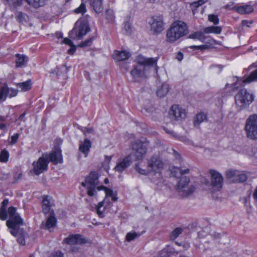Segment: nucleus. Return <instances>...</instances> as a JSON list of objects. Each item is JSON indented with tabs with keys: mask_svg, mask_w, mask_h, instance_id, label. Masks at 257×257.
<instances>
[{
	"mask_svg": "<svg viewBox=\"0 0 257 257\" xmlns=\"http://www.w3.org/2000/svg\"><path fill=\"white\" fill-rule=\"evenodd\" d=\"M9 158V153L6 150H3L0 154V161L3 162H7Z\"/></svg>",
	"mask_w": 257,
	"mask_h": 257,
	"instance_id": "nucleus-41",
	"label": "nucleus"
},
{
	"mask_svg": "<svg viewBox=\"0 0 257 257\" xmlns=\"http://www.w3.org/2000/svg\"><path fill=\"white\" fill-rule=\"evenodd\" d=\"M150 22L151 29L155 33H161L164 30L163 19L161 16H154Z\"/></svg>",
	"mask_w": 257,
	"mask_h": 257,
	"instance_id": "nucleus-16",
	"label": "nucleus"
},
{
	"mask_svg": "<svg viewBox=\"0 0 257 257\" xmlns=\"http://www.w3.org/2000/svg\"><path fill=\"white\" fill-rule=\"evenodd\" d=\"M188 33L186 23L181 21H175L166 31V40L168 43H174L186 36Z\"/></svg>",
	"mask_w": 257,
	"mask_h": 257,
	"instance_id": "nucleus-2",
	"label": "nucleus"
},
{
	"mask_svg": "<svg viewBox=\"0 0 257 257\" xmlns=\"http://www.w3.org/2000/svg\"><path fill=\"white\" fill-rule=\"evenodd\" d=\"M236 179L234 180V183H241L245 182L247 178L246 174L243 171H239Z\"/></svg>",
	"mask_w": 257,
	"mask_h": 257,
	"instance_id": "nucleus-34",
	"label": "nucleus"
},
{
	"mask_svg": "<svg viewBox=\"0 0 257 257\" xmlns=\"http://www.w3.org/2000/svg\"><path fill=\"white\" fill-rule=\"evenodd\" d=\"M170 171L172 175L176 178H180L178 183V189L181 192H183L182 195L188 196L192 194L191 189L185 190V188L190 182V179L186 175L190 173V169L183 165L180 167L173 166L170 168Z\"/></svg>",
	"mask_w": 257,
	"mask_h": 257,
	"instance_id": "nucleus-1",
	"label": "nucleus"
},
{
	"mask_svg": "<svg viewBox=\"0 0 257 257\" xmlns=\"http://www.w3.org/2000/svg\"><path fill=\"white\" fill-rule=\"evenodd\" d=\"M210 175V185L214 191H219L222 188L223 178L222 175L217 171L210 169L208 172Z\"/></svg>",
	"mask_w": 257,
	"mask_h": 257,
	"instance_id": "nucleus-10",
	"label": "nucleus"
},
{
	"mask_svg": "<svg viewBox=\"0 0 257 257\" xmlns=\"http://www.w3.org/2000/svg\"><path fill=\"white\" fill-rule=\"evenodd\" d=\"M131 24L128 22H125L124 24V30L125 31L126 34L128 35L131 34Z\"/></svg>",
	"mask_w": 257,
	"mask_h": 257,
	"instance_id": "nucleus-52",
	"label": "nucleus"
},
{
	"mask_svg": "<svg viewBox=\"0 0 257 257\" xmlns=\"http://www.w3.org/2000/svg\"><path fill=\"white\" fill-rule=\"evenodd\" d=\"M130 56V53L125 50H115L112 54L113 58L116 62H120L127 60Z\"/></svg>",
	"mask_w": 257,
	"mask_h": 257,
	"instance_id": "nucleus-21",
	"label": "nucleus"
},
{
	"mask_svg": "<svg viewBox=\"0 0 257 257\" xmlns=\"http://www.w3.org/2000/svg\"><path fill=\"white\" fill-rule=\"evenodd\" d=\"M208 20L209 22L213 23L214 25H217L219 23V18L217 15L214 14L209 15Z\"/></svg>",
	"mask_w": 257,
	"mask_h": 257,
	"instance_id": "nucleus-40",
	"label": "nucleus"
},
{
	"mask_svg": "<svg viewBox=\"0 0 257 257\" xmlns=\"http://www.w3.org/2000/svg\"><path fill=\"white\" fill-rule=\"evenodd\" d=\"M207 114L203 112H200L196 114L195 117L194 118V126L198 127L201 123L207 121Z\"/></svg>",
	"mask_w": 257,
	"mask_h": 257,
	"instance_id": "nucleus-24",
	"label": "nucleus"
},
{
	"mask_svg": "<svg viewBox=\"0 0 257 257\" xmlns=\"http://www.w3.org/2000/svg\"><path fill=\"white\" fill-rule=\"evenodd\" d=\"M236 81L231 85L232 91H234L239 87L244 85V84L250 83L253 81L257 80V69L251 72L248 77L243 79L241 78H236Z\"/></svg>",
	"mask_w": 257,
	"mask_h": 257,
	"instance_id": "nucleus-13",
	"label": "nucleus"
},
{
	"mask_svg": "<svg viewBox=\"0 0 257 257\" xmlns=\"http://www.w3.org/2000/svg\"><path fill=\"white\" fill-rule=\"evenodd\" d=\"M147 166L150 173L160 174L163 168L164 163L160 157L153 156L147 159Z\"/></svg>",
	"mask_w": 257,
	"mask_h": 257,
	"instance_id": "nucleus-9",
	"label": "nucleus"
},
{
	"mask_svg": "<svg viewBox=\"0 0 257 257\" xmlns=\"http://www.w3.org/2000/svg\"><path fill=\"white\" fill-rule=\"evenodd\" d=\"M62 143V140L61 139H57L55 140L54 142L55 146L54 148L55 147H58L60 148V145Z\"/></svg>",
	"mask_w": 257,
	"mask_h": 257,
	"instance_id": "nucleus-61",
	"label": "nucleus"
},
{
	"mask_svg": "<svg viewBox=\"0 0 257 257\" xmlns=\"http://www.w3.org/2000/svg\"><path fill=\"white\" fill-rule=\"evenodd\" d=\"M100 190H104L106 196H111L113 195V191L111 189H108L103 186H100Z\"/></svg>",
	"mask_w": 257,
	"mask_h": 257,
	"instance_id": "nucleus-49",
	"label": "nucleus"
},
{
	"mask_svg": "<svg viewBox=\"0 0 257 257\" xmlns=\"http://www.w3.org/2000/svg\"><path fill=\"white\" fill-rule=\"evenodd\" d=\"M9 203V200L8 199H5L2 202V205L1 207H4L6 209V207Z\"/></svg>",
	"mask_w": 257,
	"mask_h": 257,
	"instance_id": "nucleus-64",
	"label": "nucleus"
},
{
	"mask_svg": "<svg viewBox=\"0 0 257 257\" xmlns=\"http://www.w3.org/2000/svg\"><path fill=\"white\" fill-rule=\"evenodd\" d=\"M16 56L17 58L16 60V67H23L26 66L29 60L27 56L24 54H17Z\"/></svg>",
	"mask_w": 257,
	"mask_h": 257,
	"instance_id": "nucleus-23",
	"label": "nucleus"
},
{
	"mask_svg": "<svg viewBox=\"0 0 257 257\" xmlns=\"http://www.w3.org/2000/svg\"><path fill=\"white\" fill-rule=\"evenodd\" d=\"M50 257H63V254L58 251L53 253Z\"/></svg>",
	"mask_w": 257,
	"mask_h": 257,
	"instance_id": "nucleus-60",
	"label": "nucleus"
},
{
	"mask_svg": "<svg viewBox=\"0 0 257 257\" xmlns=\"http://www.w3.org/2000/svg\"><path fill=\"white\" fill-rule=\"evenodd\" d=\"M16 225L10 227V233L13 236L17 238V241L21 245H24L26 244L25 239L28 236L27 232L22 228Z\"/></svg>",
	"mask_w": 257,
	"mask_h": 257,
	"instance_id": "nucleus-12",
	"label": "nucleus"
},
{
	"mask_svg": "<svg viewBox=\"0 0 257 257\" xmlns=\"http://www.w3.org/2000/svg\"><path fill=\"white\" fill-rule=\"evenodd\" d=\"M222 31V28L218 26H210L204 29L203 32L205 34L213 33L219 34Z\"/></svg>",
	"mask_w": 257,
	"mask_h": 257,
	"instance_id": "nucleus-28",
	"label": "nucleus"
},
{
	"mask_svg": "<svg viewBox=\"0 0 257 257\" xmlns=\"http://www.w3.org/2000/svg\"><path fill=\"white\" fill-rule=\"evenodd\" d=\"M246 137L249 140H257V114L250 115L246 119L244 128Z\"/></svg>",
	"mask_w": 257,
	"mask_h": 257,
	"instance_id": "nucleus-6",
	"label": "nucleus"
},
{
	"mask_svg": "<svg viewBox=\"0 0 257 257\" xmlns=\"http://www.w3.org/2000/svg\"><path fill=\"white\" fill-rule=\"evenodd\" d=\"M149 142L146 139L134 141L132 145L133 154L137 160H142L146 156Z\"/></svg>",
	"mask_w": 257,
	"mask_h": 257,
	"instance_id": "nucleus-7",
	"label": "nucleus"
},
{
	"mask_svg": "<svg viewBox=\"0 0 257 257\" xmlns=\"http://www.w3.org/2000/svg\"><path fill=\"white\" fill-rule=\"evenodd\" d=\"M46 158H49L50 161L55 164L61 163L62 162V157L61 150L58 147L54 148V150L48 156L46 155Z\"/></svg>",
	"mask_w": 257,
	"mask_h": 257,
	"instance_id": "nucleus-17",
	"label": "nucleus"
},
{
	"mask_svg": "<svg viewBox=\"0 0 257 257\" xmlns=\"http://www.w3.org/2000/svg\"><path fill=\"white\" fill-rule=\"evenodd\" d=\"M75 50H76L75 46L74 45H72V46H71V48L68 50V52L69 54L72 55V54H73V53H74Z\"/></svg>",
	"mask_w": 257,
	"mask_h": 257,
	"instance_id": "nucleus-63",
	"label": "nucleus"
},
{
	"mask_svg": "<svg viewBox=\"0 0 257 257\" xmlns=\"http://www.w3.org/2000/svg\"><path fill=\"white\" fill-rule=\"evenodd\" d=\"M63 242L70 245H82L87 243V239L79 234H70L64 238Z\"/></svg>",
	"mask_w": 257,
	"mask_h": 257,
	"instance_id": "nucleus-15",
	"label": "nucleus"
},
{
	"mask_svg": "<svg viewBox=\"0 0 257 257\" xmlns=\"http://www.w3.org/2000/svg\"><path fill=\"white\" fill-rule=\"evenodd\" d=\"M18 88L21 89V91H26L30 90L32 86V82L31 80H27L25 82L19 83L17 84Z\"/></svg>",
	"mask_w": 257,
	"mask_h": 257,
	"instance_id": "nucleus-32",
	"label": "nucleus"
},
{
	"mask_svg": "<svg viewBox=\"0 0 257 257\" xmlns=\"http://www.w3.org/2000/svg\"><path fill=\"white\" fill-rule=\"evenodd\" d=\"M196 39L202 42H205L206 37L204 36V34L201 32H197L194 33V39Z\"/></svg>",
	"mask_w": 257,
	"mask_h": 257,
	"instance_id": "nucleus-39",
	"label": "nucleus"
},
{
	"mask_svg": "<svg viewBox=\"0 0 257 257\" xmlns=\"http://www.w3.org/2000/svg\"><path fill=\"white\" fill-rule=\"evenodd\" d=\"M15 15L17 20L21 23H27L29 20L28 16L21 12H17Z\"/></svg>",
	"mask_w": 257,
	"mask_h": 257,
	"instance_id": "nucleus-30",
	"label": "nucleus"
},
{
	"mask_svg": "<svg viewBox=\"0 0 257 257\" xmlns=\"http://www.w3.org/2000/svg\"><path fill=\"white\" fill-rule=\"evenodd\" d=\"M91 147V143L88 139H85L83 142H80L79 147V150L84 154L85 157L88 156Z\"/></svg>",
	"mask_w": 257,
	"mask_h": 257,
	"instance_id": "nucleus-22",
	"label": "nucleus"
},
{
	"mask_svg": "<svg viewBox=\"0 0 257 257\" xmlns=\"http://www.w3.org/2000/svg\"><path fill=\"white\" fill-rule=\"evenodd\" d=\"M8 214L6 209L4 207L0 208V219L5 220L7 218Z\"/></svg>",
	"mask_w": 257,
	"mask_h": 257,
	"instance_id": "nucleus-45",
	"label": "nucleus"
},
{
	"mask_svg": "<svg viewBox=\"0 0 257 257\" xmlns=\"http://www.w3.org/2000/svg\"><path fill=\"white\" fill-rule=\"evenodd\" d=\"M74 12L77 14L80 13L83 14L86 12L85 5L83 3H82L78 8L74 10Z\"/></svg>",
	"mask_w": 257,
	"mask_h": 257,
	"instance_id": "nucleus-44",
	"label": "nucleus"
},
{
	"mask_svg": "<svg viewBox=\"0 0 257 257\" xmlns=\"http://www.w3.org/2000/svg\"><path fill=\"white\" fill-rule=\"evenodd\" d=\"M8 91L9 92V93H8V96L10 97H12L14 96H15L17 94V90L13 88H9L8 87Z\"/></svg>",
	"mask_w": 257,
	"mask_h": 257,
	"instance_id": "nucleus-53",
	"label": "nucleus"
},
{
	"mask_svg": "<svg viewBox=\"0 0 257 257\" xmlns=\"http://www.w3.org/2000/svg\"><path fill=\"white\" fill-rule=\"evenodd\" d=\"M8 213L10 218L7 221V225L9 228L16 225H22L23 224V220L20 215L16 213V208L15 207H9Z\"/></svg>",
	"mask_w": 257,
	"mask_h": 257,
	"instance_id": "nucleus-11",
	"label": "nucleus"
},
{
	"mask_svg": "<svg viewBox=\"0 0 257 257\" xmlns=\"http://www.w3.org/2000/svg\"><path fill=\"white\" fill-rule=\"evenodd\" d=\"M183 229L181 227H177L174 229L170 235V238L171 240H174L182 233Z\"/></svg>",
	"mask_w": 257,
	"mask_h": 257,
	"instance_id": "nucleus-37",
	"label": "nucleus"
},
{
	"mask_svg": "<svg viewBox=\"0 0 257 257\" xmlns=\"http://www.w3.org/2000/svg\"><path fill=\"white\" fill-rule=\"evenodd\" d=\"M57 219L53 211L50 212L49 216L47 217L45 222H43L41 224V228L45 229H49L54 227L56 225Z\"/></svg>",
	"mask_w": 257,
	"mask_h": 257,
	"instance_id": "nucleus-20",
	"label": "nucleus"
},
{
	"mask_svg": "<svg viewBox=\"0 0 257 257\" xmlns=\"http://www.w3.org/2000/svg\"><path fill=\"white\" fill-rule=\"evenodd\" d=\"M106 18L110 21L114 20V17L113 13L111 10H106L105 12Z\"/></svg>",
	"mask_w": 257,
	"mask_h": 257,
	"instance_id": "nucleus-46",
	"label": "nucleus"
},
{
	"mask_svg": "<svg viewBox=\"0 0 257 257\" xmlns=\"http://www.w3.org/2000/svg\"><path fill=\"white\" fill-rule=\"evenodd\" d=\"M237 11L241 14H245L251 13L253 11V9L250 5H244L238 7Z\"/></svg>",
	"mask_w": 257,
	"mask_h": 257,
	"instance_id": "nucleus-31",
	"label": "nucleus"
},
{
	"mask_svg": "<svg viewBox=\"0 0 257 257\" xmlns=\"http://www.w3.org/2000/svg\"><path fill=\"white\" fill-rule=\"evenodd\" d=\"M8 93H9L8 86L7 85H4L0 90V101H5L7 97L8 96Z\"/></svg>",
	"mask_w": 257,
	"mask_h": 257,
	"instance_id": "nucleus-36",
	"label": "nucleus"
},
{
	"mask_svg": "<svg viewBox=\"0 0 257 257\" xmlns=\"http://www.w3.org/2000/svg\"><path fill=\"white\" fill-rule=\"evenodd\" d=\"M29 5L37 8L42 7L44 4L45 0H26Z\"/></svg>",
	"mask_w": 257,
	"mask_h": 257,
	"instance_id": "nucleus-35",
	"label": "nucleus"
},
{
	"mask_svg": "<svg viewBox=\"0 0 257 257\" xmlns=\"http://www.w3.org/2000/svg\"><path fill=\"white\" fill-rule=\"evenodd\" d=\"M239 170L229 169L226 171L225 176L228 180L234 183V180L236 179Z\"/></svg>",
	"mask_w": 257,
	"mask_h": 257,
	"instance_id": "nucleus-27",
	"label": "nucleus"
},
{
	"mask_svg": "<svg viewBox=\"0 0 257 257\" xmlns=\"http://www.w3.org/2000/svg\"><path fill=\"white\" fill-rule=\"evenodd\" d=\"M194 51L195 50H200L203 51L205 50L208 49L210 48L209 45L208 44H204L202 45L195 46L194 45Z\"/></svg>",
	"mask_w": 257,
	"mask_h": 257,
	"instance_id": "nucleus-48",
	"label": "nucleus"
},
{
	"mask_svg": "<svg viewBox=\"0 0 257 257\" xmlns=\"http://www.w3.org/2000/svg\"><path fill=\"white\" fill-rule=\"evenodd\" d=\"M207 0H198L197 2H194V7L198 8L206 3Z\"/></svg>",
	"mask_w": 257,
	"mask_h": 257,
	"instance_id": "nucleus-55",
	"label": "nucleus"
},
{
	"mask_svg": "<svg viewBox=\"0 0 257 257\" xmlns=\"http://www.w3.org/2000/svg\"><path fill=\"white\" fill-rule=\"evenodd\" d=\"M136 60L138 64L134 66V69L131 72V75L135 80L146 77V66H153L157 64L156 59L146 58L142 55H139Z\"/></svg>",
	"mask_w": 257,
	"mask_h": 257,
	"instance_id": "nucleus-3",
	"label": "nucleus"
},
{
	"mask_svg": "<svg viewBox=\"0 0 257 257\" xmlns=\"http://www.w3.org/2000/svg\"><path fill=\"white\" fill-rule=\"evenodd\" d=\"M252 23V21H248L247 20H243L242 21V25L244 27H249Z\"/></svg>",
	"mask_w": 257,
	"mask_h": 257,
	"instance_id": "nucleus-58",
	"label": "nucleus"
},
{
	"mask_svg": "<svg viewBox=\"0 0 257 257\" xmlns=\"http://www.w3.org/2000/svg\"><path fill=\"white\" fill-rule=\"evenodd\" d=\"M132 163V159L130 156L124 157L121 160L118 161L114 170L116 172L122 173L126 168L128 167Z\"/></svg>",
	"mask_w": 257,
	"mask_h": 257,
	"instance_id": "nucleus-19",
	"label": "nucleus"
},
{
	"mask_svg": "<svg viewBox=\"0 0 257 257\" xmlns=\"http://www.w3.org/2000/svg\"><path fill=\"white\" fill-rule=\"evenodd\" d=\"M135 169L137 172L141 175H147L150 173L147 168L146 169H143L141 168L139 164L136 165Z\"/></svg>",
	"mask_w": 257,
	"mask_h": 257,
	"instance_id": "nucleus-42",
	"label": "nucleus"
},
{
	"mask_svg": "<svg viewBox=\"0 0 257 257\" xmlns=\"http://www.w3.org/2000/svg\"><path fill=\"white\" fill-rule=\"evenodd\" d=\"M104 202L103 201L100 202L96 206V211L97 214L100 217H104V214L103 211L100 210V208L103 206Z\"/></svg>",
	"mask_w": 257,
	"mask_h": 257,
	"instance_id": "nucleus-43",
	"label": "nucleus"
},
{
	"mask_svg": "<svg viewBox=\"0 0 257 257\" xmlns=\"http://www.w3.org/2000/svg\"><path fill=\"white\" fill-rule=\"evenodd\" d=\"M68 67L65 65H62L60 67H57L55 71L58 77L65 75L68 71Z\"/></svg>",
	"mask_w": 257,
	"mask_h": 257,
	"instance_id": "nucleus-33",
	"label": "nucleus"
},
{
	"mask_svg": "<svg viewBox=\"0 0 257 257\" xmlns=\"http://www.w3.org/2000/svg\"><path fill=\"white\" fill-rule=\"evenodd\" d=\"M253 99V95L245 89H241L235 96V103L240 108L249 105Z\"/></svg>",
	"mask_w": 257,
	"mask_h": 257,
	"instance_id": "nucleus-8",
	"label": "nucleus"
},
{
	"mask_svg": "<svg viewBox=\"0 0 257 257\" xmlns=\"http://www.w3.org/2000/svg\"><path fill=\"white\" fill-rule=\"evenodd\" d=\"M64 43L70 46H72L73 45V42L72 41L68 38H65L63 41Z\"/></svg>",
	"mask_w": 257,
	"mask_h": 257,
	"instance_id": "nucleus-62",
	"label": "nucleus"
},
{
	"mask_svg": "<svg viewBox=\"0 0 257 257\" xmlns=\"http://www.w3.org/2000/svg\"><path fill=\"white\" fill-rule=\"evenodd\" d=\"M92 43V38H90L85 41H83L80 43L79 46L81 47H84L86 46H90Z\"/></svg>",
	"mask_w": 257,
	"mask_h": 257,
	"instance_id": "nucleus-51",
	"label": "nucleus"
},
{
	"mask_svg": "<svg viewBox=\"0 0 257 257\" xmlns=\"http://www.w3.org/2000/svg\"><path fill=\"white\" fill-rule=\"evenodd\" d=\"M169 86L167 83L163 84L157 91V95L160 97H163L167 95L169 90Z\"/></svg>",
	"mask_w": 257,
	"mask_h": 257,
	"instance_id": "nucleus-26",
	"label": "nucleus"
},
{
	"mask_svg": "<svg viewBox=\"0 0 257 257\" xmlns=\"http://www.w3.org/2000/svg\"><path fill=\"white\" fill-rule=\"evenodd\" d=\"M48 161L46 158L40 157L37 162L33 164V171L36 175H39L44 171L47 170Z\"/></svg>",
	"mask_w": 257,
	"mask_h": 257,
	"instance_id": "nucleus-14",
	"label": "nucleus"
},
{
	"mask_svg": "<svg viewBox=\"0 0 257 257\" xmlns=\"http://www.w3.org/2000/svg\"><path fill=\"white\" fill-rule=\"evenodd\" d=\"M98 184V175L95 171L91 172L86 177L85 182L81 183L82 186L86 188L87 193L89 196H94L97 190H100V186Z\"/></svg>",
	"mask_w": 257,
	"mask_h": 257,
	"instance_id": "nucleus-4",
	"label": "nucleus"
},
{
	"mask_svg": "<svg viewBox=\"0 0 257 257\" xmlns=\"http://www.w3.org/2000/svg\"><path fill=\"white\" fill-rule=\"evenodd\" d=\"M90 31L88 21L86 19H79L75 24L69 36L73 39H80Z\"/></svg>",
	"mask_w": 257,
	"mask_h": 257,
	"instance_id": "nucleus-5",
	"label": "nucleus"
},
{
	"mask_svg": "<svg viewBox=\"0 0 257 257\" xmlns=\"http://www.w3.org/2000/svg\"><path fill=\"white\" fill-rule=\"evenodd\" d=\"M84 135H86L87 134H91L93 133L94 129L93 127H84L83 130H82Z\"/></svg>",
	"mask_w": 257,
	"mask_h": 257,
	"instance_id": "nucleus-57",
	"label": "nucleus"
},
{
	"mask_svg": "<svg viewBox=\"0 0 257 257\" xmlns=\"http://www.w3.org/2000/svg\"><path fill=\"white\" fill-rule=\"evenodd\" d=\"M175 58L179 61H181L183 58V54L182 53L179 52L177 53Z\"/></svg>",
	"mask_w": 257,
	"mask_h": 257,
	"instance_id": "nucleus-59",
	"label": "nucleus"
},
{
	"mask_svg": "<svg viewBox=\"0 0 257 257\" xmlns=\"http://www.w3.org/2000/svg\"><path fill=\"white\" fill-rule=\"evenodd\" d=\"M91 6L96 13H100L103 10L102 0H89Z\"/></svg>",
	"mask_w": 257,
	"mask_h": 257,
	"instance_id": "nucleus-25",
	"label": "nucleus"
},
{
	"mask_svg": "<svg viewBox=\"0 0 257 257\" xmlns=\"http://www.w3.org/2000/svg\"><path fill=\"white\" fill-rule=\"evenodd\" d=\"M165 131L167 133H168L169 135H171V136L176 138H180V137L178 135L177 133L174 132L173 131L171 130H168L167 128H165ZM181 139L182 140H184L183 138H181Z\"/></svg>",
	"mask_w": 257,
	"mask_h": 257,
	"instance_id": "nucleus-50",
	"label": "nucleus"
},
{
	"mask_svg": "<svg viewBox=\"0 0 257 257\" xmlns=\"http://www.w3.org/2000/svg\"><path fill=\"white\" fill-rule=\"evenodd\" d=\"M19 134L18 133L15 134L13 136L11 137V141L10 144L11 145H14L16 144L19 139Z\"/></svg>",
	"mask_w": 257,
	"mask_h": 257,
	"instance_id": "nucleus-54",
	"label": "nucleus"
},
{
	"mask_svg": "<svg viewBox=\"0 0 257 257\" xmlns=\"http://www.w3.org/2000/svg\"><path fill=\"white\" fill-rule=\"evenodd\" d=\"M194 231L197 232L198 237H202L204 236V235L203 234L204 231L202 228L200 227V226L194 227Z\"/></svg>",
	"mask_w": 257,
	"mask_h": 257,
	"instance_id": "nucleus-47",
	"label": "nucleus"
},
{
	"mask_svg": "<svg viewBox=\"0 0 257 257\" xmlns=\"http://www.w3.org/2000/svg\"><path fill=\"white\" fill-rule=\"evenodd\" d=\"M141 235L139 233H136L134 231L128 232L125 236V239L127 241H131L135 238L139 237Z\"/></svg>",
	"mask_w": 257,
	"mask_h": 257,
	"instance_id": "nucleus-38",
	"label": "nucleus"
},
{
	"mask_svg": "<svg viewBox=\"0 0 257 257\" xmlns=\"http://www.w3.org/2000/svg\"><path fill=\"white\" fill-rule=\"evenodd\" d=\"M48 196H44L42 200V210L44 213L47 214L50 212V200Z\"/></svg>",
	"mask_w": 257,
	"mask_h": 257,
	"instance_id": "nucleus-29",
	"label": "nucleus"
},
{
	"mask_svg": "<svg viewBox=\"0 0 257 257\" xmlns=\"http://www.w3.org/2000/svg\"><path fill=\"white\" fill-rule=\"evenodd\" d=\"M170 114L173 115L176 120H182L186 116L185 110L177 105H173L171 107Z\"/></svg>",
	"mask_w": 257,
	"mask_h": 257,
	"instance_id": "nucleus-18",
	"label": "nucleus"
},
{
	"mask_svg": "<svg viewBox=\"0 0 257 257\" xmlns=\"http://www.w3.org/2000/svg\"><path fill=\"white\" fill-rule=\"evenodd\" d=\"M173 151L175 159L178 161V163H181L182 162V158L180 155L174 149H173Z\"/></svg>",
	"mask_w": 257,
	"mask_h": 257,
	"instance_id": "nucleus-56",
	"label": "nucleus"
}]
</instances>
